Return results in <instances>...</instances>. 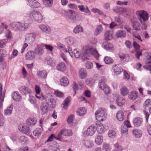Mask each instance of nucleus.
Here are the masks:
<instances>
[{"mask_svg": "<svg viewBox=\"0 0 151 151\" xmlns=\"http://www.w3.org/2000/svg\"><path fill=\"white\" fill-rule=\"evenodd\" d=\"M113 70L116 75L120 74L122 71V68L119 65H115L112 67Z\"/></svg>", "mask_w": 151, "mask_h": 151, "instance_id": "nucleus-16", "label": "nucleus"}, {"mask_svg": "<svg viewBox=\"0 0 151 151\" xmlns=\"http://www.w3.org/2000/svg\"><path fill=\"white\" fill-rule=\"evenodd\" d=\"M82 142L83 145L87 148H91L93 145L92 141L88 140H83Z\"/></svg>", "mask_w": 151, "mask_h": 151, "instance_id": "nucleus-22", "label": "nucleus"}, {"mask_svg": "<svg viewBox=\"0 0 151 151\" xmlns=\"http://www.w3.org/2000/svg\"><path fill=\"white\" fill-rule=\"evenodd\" d=\"M13 105L11 104L10 106L8 107L6 110H4V114L6 115H9L12 112Z\"/></svg>", "mask_w": 151, "mask_h": 151, "instance_id": "nucleus-41", "label": "nucleus"}, {"mask_svg": "<svg viewBox=\"0 0 151 151\" xmlns=\"http://www.w3.org/2000/svg\"><path fill=\"white\" fill-rule=\"evenodd\" d=\"M36 16L34 21L37 22L39 23L41 22L42 21L43 17L39 11H37Z\"/></svg>", "mask_w": 151, "mask_h": 151, "instance_id": "nucleus-35", "label": "nucleus"}, {"mask_svg": "<svg viewBox=\"0 0 151 151\" xmlns=\"http://www.w3.org/2000/svg\"><path fill=\"white\" fill-rule=\"evenodd\" d=\"M65 42L69 45L75 46L76 44V40L73 37H68L65 39Z\"/></svg>", "mask_w": 151, "mask_h": 151, "instance_id": "nucleus-12", "label": "nucleus"}, {"mask_svg": "<svg viewBox=\"0 0 151 151\" xmlns=\"http://www.w3.org/2000/svg\"><path fill=\"white\" fill-rule=\"evenodd\" d=\"M86 112L85 108H80L77 110V114L80 116H82L86 114Z\"/></svg>", "mask_w": 151, "mask_h": 151, "instance_id": "nucleus-36", "label": "nucleus"}, {"mask_svg": "<svg viewBox=\"0 0 151 151\" xmlns=\"http://www.w3.org/2000/svg\"><path fill=\"white\" fill-rule=\"evenodd\" d=\"M41 129L39 128H36L33 131V134L36 136L39 135L41 133Z\"/></svg>", "mask_w": 151, "mask_h": 151, "instance_id": "nucleus-52", "label": "nucleus"}, {"mask_svg": "<svg viewBox=\"0 0 151 151\" xmlns=\"http://www.w3.org/2000/svg\"><path fill=\"white\" fill-rule=\"evenodd\" d=\"M72 87L74 90L75 94L76 93V91L78 89H81L82 88V86L81 84H79V86L75 82H74L72 84Z\"/></svg>", "mask_w": 151, "mask_h": 151, "instance_id": "nucleus-38", "label": "nucleus"}, {"mask_svg": "<svg viewBox=\"0 0 151 151\" xmlns=\"http://www.w3.org/2000/svg\"><path fill=\"white\" fill-rule=\"evenodd\" d=\"M116 116L117 119L119 121H122L124 118V112L121 110L117 112Z\"/></svg>", "mask_w": 151, "mask_h": 151, "instance_id": "nucleus-21", "label": "nucleus"}, {"mask_svg": "<svg viewBox=\"0 0 151 151\" xmlns=\"http://www.w3.org/2000/svg\"><path fill=\"white\" fill-rule=\"evenodd\" d=\"M36 122L37 120L35 118H29L27 119L26 122L28 125L31 126L35 125Z\"/></svg>", "mask_w": 151, "mask_h": 151, "instance_id": "nucleus-30", "label": "nucleus"}, {"mask_svg": "<svg viewBox=\"0 0 151 151\" xmlns=\"http://www.w3.org/2000/svg\"><path fill=\"white\" fill-rule=\"evenodd\" d=\"M12 98L14 100L17 101H21L22 99V97L17 91L14 92L12 94Z\"/></svg>", "mask_w": 151, "mask_h": 151, "instance_id": "nucleus-19", "label": "nucleus"}, {"mask_svg": "<svg viewBox=\"0 0 151 151\" xmlns=\"http://www.w3.org/2000/svg\"><path fill=\"white\" fill-rule=\"evenodd\" d=\"M34 52L35 54L40 56L44 53L43 46L41 45H37L35 48Z\"/></svg>", "mask_w": 151, "mask_h": 151, "instance_id": "nucleus-11", "label": "nucleus"}, {"mask_svg": "<svg viewBox=\"0 0 151 151\" xmlns=\"http://www.w3.org/2000/svg\"><path fill=\"white\" fill-rule=\"evenodd\" d=\"M86 84L90 87L92 86L94 84V81L91 79H87L86 81Z\"/></svg>", "mask_w": 151, "mask_h": 151, "instance_id": "nucleus-51", "label": "nucleus"}, {"mask_svg": "<svg viewBox=\"0 0 151 151\" xmlns=\"http://www.w3.org/2000/svg\"><path fill=\"white\" fill-rule=\"evenodd\" d=\"M108 135L109 137L113 138L115 136L116 132L113 130H110L108 132Z\"/></svg>", "mask_w": 151, "mask_h": 151, "instance_id": "nucleus-57", "label": "nucleus"}, {"mask_svg": "<svg viewBox=\"0 0 151 151\" xmlns=\"http://www.w3.org/2000/svg\"><path fill=\"white\" fill-rule=\"evenodd\" d=\"M116 36L117 38H124L126 36V33L124 30H119L116 33Z\"/></svg>", "mask_w": 151, "mask_h": 151, "instance_id": "nucleus-25", "label": "nucleus"}, {"mask_svg": "<svg viewBox=\"0 0 151 151\" xmlns=\"http://www.w3.org/2000/svg\"><path fill=\"white\" fill-rule=\"evenodd\" d=\"M142 122V119L139 117L134 119L133 121V124L136 127L139 126L141 124Z\"/></svg>", "mask_w": 151, "mask_h": 151, "instance_id": "nucleus-27", "label": "nucleus"}, {"mask_svg": "<svg viewBox=\"0 0 151 151\" xmlns=\"http://www.w3.org/2000/svg\"><path fill=\"white\" fill-rule=\"evenodd\" d=\"M107 112L105 109L103 107L99 108L95 113L97 119L99 121H103L105 120L107 117Z\"/></svg>", "mask_w": 151, "mask_h": 151, "instance_id": "nucleus-5", "label": "nucleus"}, {"mask_svg": "<svg viewBox=\"0 0 151 151\" xmlns=\"http://www.w3.org/2000/svg\"><path fill=\"white\" fill-rule=\"evenodd\" d=\"M40 28L46 33L49 34L50 32V29L48 26H47L43 24H40L39 26Z\"/></svg>", "mask_w": 151, "mask_h": 151, "instance_id": "nucleus-33", "label": "nucleus"}, {"mask_svg": "<svg viewBox=\"0 0 151 151\" xmlns=\"http://www.w3.org/2000/svg\"><path fill=\"white\" fill-rule=\"evenodd\" d=\"M55 94L56 96L60 97H63L64 95L63 93L58 91H55Z\"/></svg>", "mask_w": 151, "mask_h": 151, "instance_id": "nucleus-64", "label": "nucleus"}, {"mask_svg": "<svg viewBox=\"0 0 151 151\" xmlns=\"http://www.w3.org/2000/svg\"><path fill=\"white\" fill-rule=\"evenodd\" d=\"M104 61L106 64H110L113 62L112 59L109 57H106L104 59Z\"/></svg>", "mask_w": 151, "mask_h": 151, "instance_id": "nucleus-53", "label": "nucleus"}, {"mask_svg": "<svg viewBox=\"0 0 151 151\" xmlns=\"http://www.w3.org/2000/svg\"><path fill=\"white\" fill-rule=\"evenodd\" d=\"M47 74L46 71L42 70L37 72V74L39 78L41 79H45Z\"/></svg>", "mask_w": 151, "mask_h": 151, "instance_id": "nucleus-15", "label": "nucleus"}, {"mask_svg": "<svg viewBox=\"0 0 151 151\" xmlns=\"http://www.w3.org/2000/svg\"><path fill=\"white\" fill-rule=\"evenodd\" d=\"M5 120L4 118L3 115L0 113V127L4 125Z\"/></svg>", "mask_w": 151, "mask_h": 151, "instance_id": "nucleus-59", "label": "nucleus"}, {"mask_svg": "<svg viewBox=\"0 0 151 151\" xmlns=\"http://www.w3.org/2000/svg\"><path fill=\"white\" fill-rule=\"evenodd\" d=\"M102 25H99L96 28V31L95 32V35H97L102 31Z\"/></svg>", "mask_w": 151, "mask_h": 151, "instance_id": "nucleus-56", "label": "nucleus"}, {"mask_svg": "<svg viewBox=\"0 0 151 151\" xmlns=\"http://www.w3.org/2000/svg\"><path fill=\"white\" fill-rule=\"evenodd\" d=\"M103 137L101 134H98L95 139V142L97 145H100L103 141Z\"/></svg>", "mask_w": 151, "mask_h": 151, "instance_id": "nucleus-32", "label": "nucleus"}, {"mask_svg": "<svg viewBox=\"0 0 151 151\" xmlns=\"http://www.w3.org/2000/svg\"><path fill=\"white\" fill-rule=\"evenodd\" d=\"M29 6L32 8H37L39 7L40 4V3L35 0H31L29 2Z\"/></svg>", "mask_w": 151, "mask_h": 151, "instance_id": "nucleus-24", "label": "nucleus"}, {"mask_svg": "<svg viewBox=\"0 0 151 151\" xmlns=\"http://www.w3.org/2000/svg\"><path fill=\"white\" fill-rule=\"evenodd\" d=\"M64 14L73 22H77L80 20L78 15L73 10H66L65 11Z\"/></svg>", "mask_w": 151, "mask_h": 151, "instance_id": "nucleus-4", "label": "nucleus"}, {"mask_svg": "<svg viewBox=\"0 0 151 151\" xmlns=\"http://www.w3.org/2000/svg\"><path fill=\"white\" fill-rule=\"evenodd\" d=\"M56 68L58 70L63 72L66 70V66L64 62H60L57 65Z\"/></svg>", "mask_w": 151, "mask_h": 151, "instance_id": "nucleus-18", "label": "nucleus"}, {"mask_svg": "<svg viewBox=\"0 0 151 151\" xmlns=\"http://www.w3.org/2000/svg\"><path fill=\"white\" fill-rule=\"evenodd\" d=\"M18 129L20 131L23 132L24 133L27 134H29L31 132V130L29 127L24 124L20 125Z\"/></svg>", "mask_w": 151, "mask_h": 151, "instance_id": "nucleus-10", "label": "nucleus"}, {"mask_svg": "<svg viewBox=\"0 0 151 151\" xmlns=\"http://www.w3.org/2000/svg\"><path fill=\"white\" fill-rule=\"evenodd\" d=\"M37 11H34L31 12L29 14V17L31 20L34 21Z\"/></svg>", "mask_w": 151, "mask_h": 151, "instance_id": "nucleus-49", "label": "nucleus"}, {"mask_svg": "<svg viewBox=\"0 0 151 151\" xmlns=\"http://www.w3.org/2000/svg\"><path fill=\"white\" fill-rule=\"evenodd\" d=\"M137 92L135 91L131 92L129 96V98L132 100H134L138 97Z\"/></svg>", "mask_w": 151, "mask_h": 151, "instance_id": "nucleus-34", "label": "nucleus"}, {"mask_svg": "<svg viewBox=\"0 0 151 151\" xmlns=\"http://www.w3.org/2000/svg\"><path fill=\"white\" fill-rule=\"evenodd\" d=\"M136 14L139 16L140 21L142 25L144 26L143 27H142V28L144 30H145L147 27V25L145 22L148 20L149 18L148 13L145 11L141 10L136 12Z\"/></svg>", "mask_w": 151, "mask_h": 151, "instance_id": "nucleus-2", "label": "nucleus"}, {"mask_svg": "<svg viewBox=\"0 0 151 151\" xmlns=\"http://www.w3.org/2000/svg\"><path fill=\"white\" fill-rule=\"evenodd\" d=\"M102 46L104 48L107 50H112L113 49L112 45L108 42L106 41L104 42Z\"/></svg>", "mask_w": 151, "mask_h": 151, "instance_id": "nucleus-29", "label": "nucleus"}, {"mask_svg": "<svg viewBox=\"0 0 151 151\" xmlns=\"http://www.w3.org/2000/svg\"><path fill=\"white\" fill-rule=\"evenodd\" d=\"M78 7L81 12H85L86 14L90 13V11L87 6H86L85 7L83 5H80L78 6Z\"/></svg>", "mask_w": 151, "mask_h": 151, "instance_id": "nucleus-31", "label": "nucleus"}, {"mask_svg": "<svg viewBox=\"0 0 151 151\" xmlns=\"http://www.w3.org/2000/svg\"><path fill=\"white\" fill-rule=\"evenodd\" d=\"M19 142L22 144L24 145L28 143V139L26 137L21 136L19 139Z\"/></svg>", "mask_w": 151, "mask_h": 151, "instance_id": "nucleus-39", "label": "nucleus"}, {"mask_svg": "<svg viewBox=\"0 0 151 151\" xmlns=\"http://www.w3.org/2000/svg\"><path fill=\"white\" fill-rule=\"evenodd\" d=\"M2 85L0 84V104H2L4 100L5 93H2Z\"/></svg>", "mask_w": 151, "mask_h": 151, "instance_id": "nucleus-42", "label": "nucleus"}, {"mask_svg": "<svg viewBox=\"0 0 151 151\" xmlns=\"http://www.w3.org/2000/svg\"><path fill=\"white\" fill-rule=\"evenodd\" d=\"M74 116L72 114H70L69 116L67 119V122L68 124L72 123L73 121V119L74 117Z\"/></svg>", "mask_w": 151, "mask_h": 151, "instance_id": "nucleus-60", "label": "nucleus"}, {"mask_svg": "<svg viewBox=\"0 0 151 151\" xmlns=\"http://www.w3.org/2000/svg\"><path fill=\"white\" fill-rule=\"evenodd\" d=\"M114 150L113 151H122V148L118 143L114 145Z\"/></svg>", "mask_w": 151, "mask_h": 151, "instance_id": "nucleus-54", "label": "nucleus"}, {"mask_svg": "<svg viewBox=\"0 0 151 151\" xmlns=\"http://www.w3.org/2000/svg\"><path fill=\"white\" fill-rule=\"evenodd\" d=\"M60 84L61 85L65 86L69 84V81L67 77L63 76L62 77L60 80Z\"/></svg>", "mask_w": 151, "mask_h": 151, "instance_id": "nucleus-28", "label": "nucleus"}, {"mask_svg": "<svg viewBox=\"0 0 151 151\" xmlns=\"http://www.w3.org/2000/svg\"><path fill=\"white\" fill-rule=\"evenodd\" d=\"M25 58L27 60H28L34 59L35 58L34 52L32 51H29L26 54Z\"/></svg>", "mask_w": 151, "mask_h": 151, "instance_id": "nucleus-20", "label": "nucleus"}, {"mask_svg": "<svg viewBox=\"0 0 151 151\" xmlns=\"http://www.w3.org/2000/svg\"><path fill=\"white\" fill-rule=\"evenodd\" d=\"M19 90L21 93L25 95L29 94L31 93L30 89L28 87L24 86L20 87Z\"/></svg>", "mask_w": 151, "mask_h": 151, "instance_id": "nucleus-13", "label": "nucleus"}, {"mask_svg": "<svg viewBox=\"0 0 151 151\" xmlns=\"http://www.w3.org/2000/svg\"><path fill=\"white\" fill-rule=\"evenodd\" d=\"M29 25V21H25L24 22H14L10 24L11 28L12 29L16 28L20 31H23L27 28Z\"/></svg>", "mask_w": 151, "mask_h": 151, "instance_id": "nucleus-3", "label": "nucleus"}, {"mask_svg": "<svg viewBox=\"0 0 151 151\" xmlns=\"http://www.w3.org/2000/svg\"><path fill=\"white\" fill-rule=\"evenodd\" d=\"M43 2L46 7H50L52 5L53 0H43Z\"/></svg>", "mask_w": 151, "mask_h": 151, "instance_id": "nucleus-48", "label": "nucleus"}, {"mask_svg": "<svg viewBox=\"0 0 151 151\" xmlns=\"http://www.w3.org/2000/svg\"><path fill=\"white\" fill-rule=\"evenodd\" d=\"M103 149L104 151H109L111 148L109 144L104 143L103 145Z\"/></svg>", "mask_w": 151, "mask_h": 151, "instance_id": "nucleus-55", "label": "nucleus"}, {"mask_svg": "<svg viewBox=\"0 0 151 151\" xmlns=\"http://www.w3.org/2000/svg\"><path fill=\"white\" fill-rule=\"evenodd\" d=\"M116 104H124L125 103V100L124 99L118 97L116 100Z\"/></svg>", "mask_w": 151, "mask_h": 151, "instance_id": "nucleus-58", "label": "nucleus"}, {"mask_svg": "<svg viewBox=\"0 0 151 151\" xmlns=\"http://www.w3.org/2000/svg\"><path fill=\"white\" fill-rule=\"evenodd\" d=\"M96 129L94 125L90 126L87 130L84 131L83 135L84 136H92L95 133Z\"/></svg>", "mask_w": 151, "mask_h": 151, "instance_id": "nucleus-8", "label": "nucleus"}, {"mask_svg": "<svg viewBox=\"0 0 151 151\" xmlns=\"http://www.w3.org/2000/svg\"><path fill=\"white\" fill-rule=\"evenodd\" d=\"M147 61L146 64L147 66H144V68L147 70L151 69V54H148L147 56Z\"/></svg>", "mask_w": 151, "mask_h": 151, "instance_id": "nucleus-17", "label": "nucleus"}, {"mask_svg": "<svg viewBox=\"0 0 151 151\" xmlns=\"http://www.w3.org/2000/svg\"><path fill=\"white\" fill-rule=\"evenodd\" d=\"M40 109L42 111L41 114L44 115L48 111L47 106L46 104H42L40 107Z\"/></svg>", "mask_w": 151, "mask_h": 151, "instance_id": "nucleus-43", "label": "nucleus"}, {"mask_svg": "<svg viewBox=\"0 0 151 151\" xmlns=\"http://www.w3.org/2000/svg\"><path fill=\"white\" fill-rule=\"evenodd\" d=\"M106 78L104 77H101L98 84L99 88L102 90L105 94H109L110 93V89L109 87L105 84Z\"/></svg>", "mask_w": 151, "mask_h": 151, "instance_id": "nucleus-6", "label": "nucleus"}, {"mask_svg": "<svg viewBox=\"0 0 151 151\" xmlns=\"http://www.w3.org/2000/svg\"><path fill=\"white\" fill-rule=\"evenodd\" d=\"M129 12L127 9L121 7L119 14H122L123 16L126 17L129 14Z\"/></svg>", "mask_w": 151, "mask_h": 151, "instance_id": "nucleus-40", "label": "nucleus"}, {"mask_svg": "<svg viewBox=\"0 0 151 151\" xmlns=\"http://www.w3.org/2000/svg\"><path fill=\"white\" fill-rule=\"evenodd\" d=\"M79 76L81 79H84L86 78L87 75L86 70L85 68H82L79 70Z\"/></svg>", "mask_w": 151, "mask_h": 151, "instance_id": "nucleus-23", "label": "nucleus"}, {"mask_svg": "<svg viewBox=\"0 0 151 151\" xmlns=\"http://www.w3.org/2000/svg\"><path fill=\"white\" fill-rule=\"evenodd\" d=\"M36 37L35 33H28L25 36V42L29 44H31L35 41Z\"/></svg>", "mask_w": 151, "mask_h": 151, "instance_id": "nucleus-7", "label": "nucleus"}, {"mask_svg": "<svg viewBox=\"0 0 151 151\" xmlns=\"http://www.w3.org/2000/svg\"><path fill=\"white\" fill-rule=\"evenodd\" d=\"M128 128L125 125H122L121 126V132L124 135L127 134Z\"/></svg>", "mask_w": 151, "mask_h": 151, "instance_id": "nucleus-46", "label": "nucleus"}, {"mask_svg": "<svg viewBox=\"0 0 151 151\" xmlns=\"http://www.w3.org/2000/svg\"><path fill=\"white\" fill-rule=\"evenodd\" d=\"M132 31L133 32L135 31L136 32H137L138 31H139L141 28L143 29L142 27H144V26L142 25V26L141 27L139 22H138L135 21L133 22L132 23Z\"/></svg>", "mask_w": 151, "mask_h": 151, "instance_id": "nucleus-9", "label": "nucleus"}, {"mask_svg": "<svg viewBox=\"0 0 151 151\" xmlns=\"http://www.w3.org/2000/svg\"><path fill=\"white\" fill-rule=\"evenodd\" d=\"M73 32L76 34H77L79 32H83V29L82 27L80 25H77L74 29Z\"/></svg>", "mask_w": 151, "mask_h": 151, "instance_id": "nucleus-45", "label": "nucleus"}, {"mask_svg": "<svg viewBox=\"0 0 151 151\" xmlns=\"http://www.w3.org/2000/svg\"><path fill=\"white\" fill-rule=\"evenodd\" d=\"M67 136H70L72 135V132L70 130L67 129H63L58 133V137H61L62 135Z\"/></svg>", "mask_w": 151, "mask_h": 151, "instance_id": "nucleus-14", "label": "nucleus"}, {"mask_svg": "<svg viewBox=\"0 0 151 151\" xmlns=\"http://www.w3.org/2000/svg\"><path fill=\"white\" fill-rule=\"evenodd\" d=\"M104 39L106 40H110L112 38V35L111 32L110 31H107L104 35Z\"/></svg>", "mask_w": 151, "mask_h": 151, "instance_id": "nucleus-37", "label": "nucleus"}, {"mask_svg": "<svg viewBox=\"0 0 151 151\" xmlns=\"http://www.w3.org/2000/svg\"><path fill=\"white\" fill-rule=\"evenodd\" d=\"M5 35L6 37L8 39H9L12 37V33L10 30L7 29L5 31Z\"/></svg>", "mask_w": 151, "mask_h": 151, "instance_id": "nucleus-61", "label": "nucleus"}, {"mask_svg": "<svg viewBox=\"0 0 151 151\" xmlns=\"http://www.w3.org/2000/svg\"><path fill=\"white\" fill-rule=\"evenodd\" d=\"M132 133L133 135L136 137L139 138L141 137L142 135V132L139 129H135L133 130Z\"/></svg>", "mask_w": 151, "mask_h": 151, "instance_id": "nucleus-26", "label": "nucleus"}, {"mask_svg": "<svg viewBox=\"0 0 151 151\" xmlns=\"http://www.w3.org/2000/svg\"><path fill=\"white\" fill-rule=\"evenodd\" d=\"M86 67L88 69H90L93 67V64L92 62L88 61L86 63Z\"/></svg>", "mask_w": 151, "mask_h": 151, "instance_id": "nucleus-62", "label": "nucleus"}, {"mask_svg": "<svg viewBox=\"0 0 151 151\" xmlns=\"http://www.w3.org/2000/svg\"><path fill=\"white\" fill-rule=\"evenodd\" d=\"M73 52L76 58L80 57L83 61L89 59L88 57L91 55H93L96 59L99 58V54L97 51L88 46L83 47L81 49L80 53L76 49L74 50Z\"/></svg>", "mask_w": 151, "mask_h": 151, "instance_id": "nucleus-1", "label": "nucleus"}, {"mask_svg": "<svg viewBox=\"0 0 151 151\" xmlns=\"http://www.w3.org/2000/svg\"><path fill=\"white\" fill-rule=\"evenodd\" d=\"M96 129L97 130L98 132H99L100 133H101L104 131V128L103 124L99 122Z\"/></svg>", "mask_w": 151, "mask_h": 151, "instance_id": "nucleus-47", "label": "nucleus"}, {"mask_svg": "<svg viewBox=\"0 0 151 151\" xmlns=\"http://www.w3.org/2000/svg\"><path fill=\"white\" fill-rule=\"evenodd\" d=\"M47 63L50 66H54L55 65V60L53 58H51L48 60Z\"/></svg>", "mask_w": 151, "mask_h": 151, "instance_id": "nucleus-63", "label": "nucleus"}, {"mask_svg": "<svg viewBox=\"0 0 151 151\" xmlns=\"http://www.w3.org/2000/svg\"><path fill=\"white\" fill-rule=\"evenodd\" d=\"M120 91L121 94L124 96L127 95L129 92V90L126 87L123 86L121 89Z\"/></svg>", "mask_w": 151, "mask_h": 151, "instance_id": "nucleus-44", "label": "nucleus"}, {"mask_svg": "<svg viewBox=\"0 0 151 151\" xmlns=\"http://www.w3.org/2000/svg\"><path fill=\"white\" fill-rule=\"evenodd\" d=\"M51 150L53 151H58L60 149V147L58 144L51 146Z\"/></svg>", "mask_w": 151, "mask_h": 151, "instance_id": "nucleus-50", "label": "nucleus"}]
</instances>
